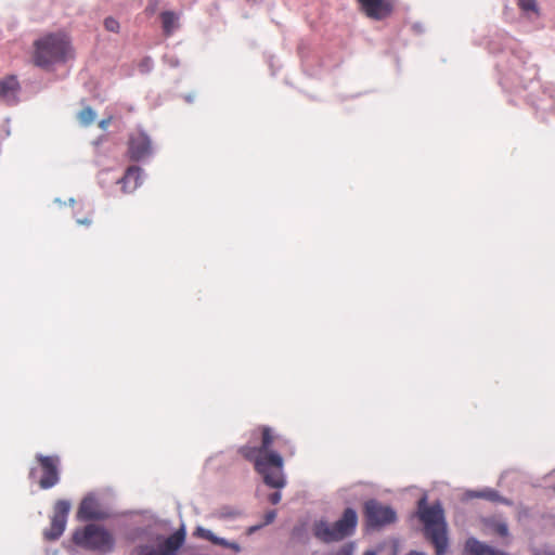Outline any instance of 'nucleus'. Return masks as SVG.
Segmentation results:
<instances>
[{
	"mask_svg": "<svg viewBox=\"0 0 555 555\" xmlns=\"http://www.w3.org/2000/svg\"><path fill=\"white\" fill-rule=\"evenodd\" d=\"M261 435L259 447L243 446L240 454L254 464L255 470L263 477L266 485L272 488H282L285 485L283 476V457L280 453L271 450L274 442L284 448L289 455L295 453L294 446L288 439L275 436L269 426L258 428Z\"/></svg>",
	"mask_w": 555,
	"mask_h": 555,
	"instance_id": "1",
	"label": "nucleus"
},
{
	"mask_svg": "<svg viewBox=\"0 0 555 555\" xmlns=\"http://www.w3.org/2000/svg\"><path fill=\"white\" fill-rule=\"evenodd\" d=\"M34 63L39 67L66 62L73 57L69 38L63 33L47 34L34 42Z\"/></svg>",
	"mask_w": 555,
	"mask_h": 555,
	"instance_id": "2",
	"label": "nucleus"
},
{
	"mask_svg": "<svg viewBox=\"0 0 555 555\" xmlns=\"http://www.w3.org/2000/svg\"><path fill=\"white\" fill-rule=\"evenodd\" d=\"M418 517L424 524V533L435 546L436 554H444L448 547L447 524L444 521L443 508L439 503L431 506L426 505L425 499L418 502Z\"/></svg>",
	"mask_w": 555,
	"mask_h": 555,
	"instance_id": "3",
	"label": "nucleus"
},
{
	"mask_svg": "<svg viewBox=\"0 0 555 555\" xmlns=\"http://www.w3.org/2000/svg\"><path fill=\"white\" fill-rule=\"evenodd\" d=\"M73 542L98 555H106L113 552L115 538L111 531L101 525L89 524L83 528L76 529L73 534Z\"/></svg>",
	"mask_w": 555,
	"mask_h": 555,
	"instance_id": "4",
	"label": "nucleus"
},
{
	"mask_svg": "<svg viewBox=\"0 0 555 555\" xmlns=\"http://www.w3.org/2000/svg\"><path fill=\"white\" fill-rule=\"evenodd\" d=\"M358 524L357 512L348 507L344 511L343 516L330 524L325 520H320L313 526V533L315 538L325 543L337 542L351 535Z\"/></svg>",
	"mask_w": 555,
	"mask_h": 555,
	"instance_id": "5",
	"label": "nucleus"
},
{
	"mask_svg": "<svg viewBox=\"0 0 555 555\" xmlns=\"http://www.w3.org/2000/svg\"><path fill=\"white\" fill-rule=\"evenodd\" d=\"M363 513L370 528H380L395 522L397 519V514L390 506L376 500L365 502Z\"/></svg>",
	"mask_w": 555,
	"mask_h": 555,
	"instance_id": "6",
	"label": "nucleus"
},
{
	"mask_svg": "<svg viewBox=\"0 0 555 555\" xmlns=\"http://www.w3.org/2000/svg\"><path fill=\"white\" fill-rule=\"evenodd\" d=\"M70 511V502L67 500H57L53 506L50 528L46 529L43 535L46 540H57L64 532L67 517Z\"/></svg>",
	"mask_w": 555,
	"mask_h": 555,
	"instance_id": "7",
	"label": "nucleus"
},
{
	"mask_svg": "<svg viewBox=\"0 0 555 555\" xmlns=\"http://www.w3.org/2000/svg\"><path fill=\"white\" fill-rule=\"evenodd\" d=\"M36 461L39 463L42 476L39 479L41 489H50L60 481V457L57 455L37 454Z\"/></svg>",
	"mask_w": 555,
	"mask_h": 555,
	"instance_id": "8",
	"label": "nucleus"
},
{
	"mask_svg": "<svg viewBox=\"0 0 555 555\" xmlns=\"http://www.w3.org/2000/svg\"><path fill=\"white\" fill-rule=\"evenodd\" d=\"M184 542V532L177 531L168 537L158 547L153 545H139L133 548L131 555H176Z\"/></svg>",
	"mask_w": 555,
	"mask_h": 555,
	"instance_id": "9",
	"label": "nucleus"
},
{
	"mask_svg": "<svg viewBox=\"0 0 555 555\" xmlns=\"http://www.w3.org/2000/svg\"><path fill=\"white\" fill-rule=\"evenodd\" d=\"M152 152L150 138L144 132L130 134L128 140V155L131 160L139 162Z\"/></svg>",
	"mask_w": 555,
	"mask_h": 555,
	"instance_id": "10",
	"label": "nucleus"
},
{
	"mask_svg": "<svg viewBox=\"0 0 555 555\" xmlns=\"http://www.w3.org/2000/svg\"><path fill=\"white\" fill-rule=\"evenodd\" d=\"M364 13L374 20H384L392 12V4L388 0H358Z\"/></svg>",
	"mask_w": 555,
	"mask_h": 555,
	"instance_id": "11",
	"label": "nucleus"
},
{
	"mask_svg": "<svg viewBox=\"0 0 555 555\" xmlns=\"http://www.w3.org/2000/svg\"><path fill=\"white\" fill-rule=\"evenodd\" d=\"M20 83L15 76H8L0 80V99L13 104L17 101Z\"/></svg>",
	"mask_w": 555,
	"mask_h": 555,
	"instance_id": "12",
	"label": "nucleus"
},
{
	"mask_svg": "<svg viewBox=\"0 0 555 555\" xmlns=\"http://www.w3.org/2000/svg\"><path fill=\"white\" fill-rule=\"evenodd\" d=\"M121 188L125 192L134 191L141 183V168L138 166H130L124 177L119 180Z\"/></svg>",
	"mask_w": 555,
	"mask_h": 555,
	"instance_id": "13",
	"label": "nucleus"
},
{
	"mask_svg": "<svg viewBox=\"0 0 555 555\" xmlns=\"http://www.w3.org/2000/svg\"><path fill=\"white\" fill-rule=\"evenodd\" d=\"M77 516L82 520L99 518L95 501L92 498H85L79 505Z\"/></svg>",
	"mask_w": 555,
	"mask_h": 555,
	"instance_id": "14",
	"label": "nucleus"
},
{
	"mask_svg": "<svg viewBox=\"0 0 555 555\" xmlns=\"http://www.w3.org/2000/svg\"><path fill=\"white\" fill-rule=\"evenodd\" d=\"M163 31L169 37L179 28V16L172 11H164L160 14Z\"/></svg>",
	"mask_w": 555,
	"mask_h": 555,
	"instance_id": "15",
	"label": "nucleus"
},
{
	"mask_svg": "<svg viewBox=\"0 0 555 555\" xmlns=\"http://www.w3.org/2000/svg\"><path fill=\"white\" fill-rule=\"evenodd\" d=\"M491 547L480 543L475 539L466 542L464 555H490Z\"/></svg>",
	"mask_w": 555,
	"mask_h": 555,
	"instance_id": "16",
	"label": "nucleus"
},
{
	"mask_svg": "<svg viewBox=\"0 0 555 555\" xmlns=\"http://www.w3.org/2000/svg\"><path fill=\"white\" fill-rule=\"evenodd\" d=\"M196 533L199 537H202V538H204V539H206V540H208V541H210V542H212V543H215L217 545H221V546H224V547H228V545H229V542L227 540H224L222 538L216 537L210 530H207V529H204V528H198L196 530Z\"/></svg>",
	"mask_w": 555,
	"mask_h": 555,
	"instance_id": "17",
	"label": "nucleus"
},
{
	"mask_svg": "<svg viewBox=\"0 0 555 555\" xmlns=\"http://www.w3.org/2000/svg\"><path fill=\"white\" fill-rule=\"evenodd\" d=\"M94 119L95 113L90 106L83 107L78 114V120L85 127L91 125Z\"/></svg>",
	"mask_w": 555,
	"mask_h": 555,
	"instance_id": "18",
	"label": "nucleus"
},
{
	"mask_svg": "<svg viewBox=\"0 0 555 555\" xmlns=\"http://www.w3.org/2000/svg\"><path fill=\"white\" fill-rule=\"evenodd\" d=\"M517 5L525 12H539L537 0H517Z\"/></svg>",
	"mask_w": 555,
	"mask_h": 555,
	"instance_id": "19",
	"label": "nucleus"
},
{
	"mask_svg": "<svg viewBox=\"0 0 555 555\" xmlns=\"http://www.w3.org/2000/svg\"><path fill=\"white\" fill-rule=\"evenodd\" d=\"M490 528H491V530H492L495 534H498V535H500V537L505 538V537H507V535H508V527H507V525H506L505 522H503V521H492V522L490 524Z\"/></svg>",
	"mask_w": 555,
	"mask_h": 555,
	"instance_id": "20",
	"label": "nucleus"
},
{
	"mask_svg": "<svg viewBox=\"0 0 555 555\" xmlns=\"http://www.w3.org/2000/svg\"><path fill=\"white\" fill-rule=\"evenodd\" d=\"M476 498H483V499H487L489 501H498L500 495L496 491L494 490H486V491H481V492H477L475 494Z\"/></svg>",
	"mask_w": 555,
	"mask_h": 555,
	"instance_id": "21",
	"label": "nucleus"
},
{
	"mask_svg": "<svg viewBox=\"0 0 555 555\" xmlns=\"http://www.w3.org/2000/svg\"><path fill=\"white\" fill-rule=\"evenodd\" d=\"M104 26L106 30L112 33H118L119 31V23L113 17H106L104 21Z\"/></svg>",
	"mask_w": 555,
	"mask_h": 555,
	"instance_id": "22",
	"label": "nucleus"
},
{
	"mask_svg": "<svg viewBox=\"0 0 555 555\" xmlns=\"http://www.w3.org/2000/svg\"><path fill=\"white\" fill-rule=\"evenodd\" d=\"M276 517V512L274 509H271V511H268L266 514H264V520L263 522L261 524L262 527L266 526V525H269L271 522L274 521Z\"/></svg>",
	"mask_w": 555,
	"mask_h": 555,
	"instance_id": "23",
	"label": "nucleus"
},
{
	"mask_svg": "<svg viewBox=\"0 0 555 555\" xmlns=\"http://www.w3.org/2000/svg\"><path fill=\"white\" fill-rule=\"evenodd\" d=\"M281 501V493L273 492L269 495V502L273 505L278 504Z\"/></svg>",
	"mask_w": 555,
	"mask_h": 555,
	"instance_id": "24",
	"label": "nucleus"
},
{
	"mask_svg": "<svg viewBox=\"0 0 555 555\" xmlns=\"http://www.w3.org/2000/svg\"><path fill=\"white\" fill-rule=\"evenodd\" d=\"M228 547L232 548L236 553L241 551V546L235 542H229Z\"/></svg>",
	"mask_w": 555,
	"mask_h": 555,
	"instance_id": "25",
	"label": "nucleus"
},
{
	"mask_svg": "<svg viewBox=\"0 0 555 555\" xmlns=\"http://www.w3.org/2000/svg\"><path fill=\"white\" fill-rule=\"evenodd\" d=\"M92 222L91 219L89 218H85V219H77V223L78 224H82V225H90Z\"/></svg>",
	"mask_w": 555,
	"mask_h": 555,
	"instance_id": "26",
	"label": "nucleus"
},
{
	"mask_svg": "<svg viewBox=\"0 0 555 555\" xmlns=\"http://www.w3.org/2000/svg\"><path fill=\"white\" fill-rule=\"evenodd\" d=\"M260 528H262V525H257V526H251L247 529V534H253L254 532H256L257 530H259Z\"/></svg>",
	"mask_w": 555,
	"mask_h": 555,
	"instance_id": "27",
	"label": "nucleus"
},
{
	"mask_svg": "<svg viewBox=\"0 0 555 555\" xmlns=\"http://www.w3.org/2000/svg\"><path fill=\"white\" fill-rule=\"evenodd\" d=\"M490 555H508V554L503 551H499V550L491 547Z\"/></svg>",
	"mask_w": 555,
	"mask_h": 555,
	"instance_id": "28",
	"label": "nucleus"
},
{
	"mask_svg": "<svg viewBox=\"0 0 555 555\" xmlns=\"http://www.w3.org/2000/svg\"><path fill=\"white\" fill-rule=\"evenodd\" d=\"M535 555H555V551H540Z\"/></svg>",
	"mask_w": 555,
	"mask_h": 555,
	"instance_id": "29",
	"label": "nucleus"
},
{
	"mask_svg": "<svg viewBox=\"0 0 555 555\" xmlns=\"http://www.w3.org/2000/svg\"><path fill=\"white\" fill-rule=\"evenodd\" d=\"M108 124H109V119H103L100 121L99 126H100V128L105 129Z\"/></svg>",
	"mask_w": 555,
	"mask_h": 555,
	"instance_id": "30",
	"label": "nucleus"
},
{
	"mask_svg": "<svg viewBox=\"0 0 555 555\" xmlns=\"http://www.w3.org/2000/svg\"><path fill=\"white\" fill-rule=\"evenodd\" d=\"M406 555H425L424 553H420V552H415V551H412L410 552L409 554Z\"/></svg>",
	"mask_w": 555,
	"mask_h": 555,
	"instance_id": "31",
	"label": "nucleus"
},
{
	"mask_svg": "<svg viewBox=\"0 0 555 555\" xmlns=\"http://www.w3.org/2000/svg\"><path fill=\"white\" fill-rule=\"evenodd\" d=\"M364 555H376V554H375V552H373V551H366V552L364 553Z\"/></svg>",
	"mask_w": 555,
	"mask_h": 555,
	"instance_id": "32",
	"label": "nucleus"
},
{
	"mask_svg": "<svg viewBox=\"0 0 555 555\" xmlns=\"http://www.w3.org/2000/svg\"><path fill=\"white\" fill-rule=\"evenodd\" d=\"M34 474H35V468H31V469H30V473H29L30 477H33V476H34Z\"/></svg>",
	"mask_w": 555,
	"mask_h": 555,
	"instance_id": "33",
	"label": "nucleus"
},
{
	"mask_svg": "<svg viewBox=\"0 0 555 555\" xmlns=\"http://www.w3.org/2000/svg\"><path fill=\"white\" fill-rule=\"evenodd\" d=\"M237 514H238V513L234 512V513H230V514H228V515H229V516H233V517H234V516H236Z\"/></svg>",
	"mask_w": 555,
	"mask_h": 555,
	"instance_id": "34",
	"label": "nucleus"
},
{
	"mask_svg": "<svg viewBox=\"0 0 555 555\" xmlns=\"http://www.w3.org/2000/svg\"><path fill=\"white\" fill-rule=\"evenodd\" d=\"M552 489H553V491L555 492V486H554Z\"/></svg>",
	"mask_w": 555,
	"mask_h": 555,
	"instance_id": "35",
	"label": "nucleus"
}]
</instances>
